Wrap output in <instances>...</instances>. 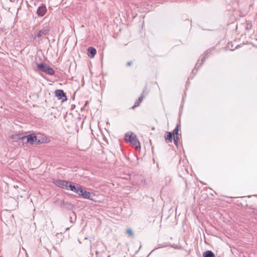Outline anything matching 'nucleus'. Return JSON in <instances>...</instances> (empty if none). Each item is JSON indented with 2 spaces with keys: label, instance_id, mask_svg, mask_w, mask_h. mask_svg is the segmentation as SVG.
Segmentation results:
<instances>
[{
  "label": "nucleus",
  "instance_id": "1",
  "mask_svg": "<svg viewBox=\"0 0 257 257\" xmlns=\"http://www.w3.org/2000/svg\"><path fill=\"white\" fill-rule=\"evenodd\" d=\"M125 141L126 143H130L132 146L135 148L136 149L141 150V144L138 140L136 135L133 133H127L125 134Z\"/></svg>",
  "mask_w": 257,
  "mask_h": 257
},
{
  "label": "nucleus",
  "instance_id": "2",
  "mask_svg": "<svg viewBox=\"0 0 257 257\" xmlns=\"http://www.w3.org/2000/svg\"><path fill=\"white\" fill-rule=\"evenodd\" d=\"M38 69L47 74L53 75L55 73L54 70L48 64L43 63H40L37 64Z\"/></svg>",
  "mask_w": 257,
  "mask_h": 257
},
{
  "label": "nucleus",
  "instance_id": "3",
  "mask_svg": "<svg viewBox=\"0 0 257 257\" xmlns=\"http://www.w3.org/2000/svg\"><path fill=\"white\" fill-rule=\"evenodd\" d=\"M26 140V143L31 145L38 144L37 137L34 134H32L26 136H23L22 140Z\"/></svg>",
  "mask_w": 257,
  "mask_h": 257
},
{
  "label": "nucleus",
  "instance_id": "4",
  "mask_svg": "<svg viewBox=\"0 0 257 257\" xmlns=\"http://www.w3.org/2000/svg\"><path fill=\"white\" fill-rule=\"evenodd\" d=\"M53 183L57 186L66 190H69V185L71 184L67 181L60 180H54Z\"/></svg>",
  "mask_w": 257,
  "mask_h": 257
},
{
  "label": "nucleus",
  "instance_id": "5",
  "mask_svg": "<svg viewBox=\"0 0 257 257\" xmlns=\"http://www.w3.org/2000/svg\"><path fill=\"white\" fill-rule=\"evenodd\" d=\"M55 95L56 97L59 100L64 101L67 100L66 96L63 90L61 89H58L55 91Z\"/></svg>",
  "mask_w": 257,
  "mask_h": 257
},
{
  "label": "nucleus",
  "instance_id": "6",
  "mask_svg": "<svg viewBox=\"0 0 257 257\" xmlns=\"http://www.w3.org/2000/svg\"><path fill=\"white\" fill-rule=\"evenodd\" d=\"M47 10L46 5L44 4H42L40 7H38L37 11L38 16L39 17L44 16L47 12Z\"/></svg>",
  "mask_w": 257,
  "mask_h": 257
},
{
  "label": "nucleus",
  "instance_id": "7",
  "mask_svg": "<svg viewBox=\"0 0 257 257\" xmlns=\"http://www.w3.org/2000/svg\"><path fill=\"white\" fill-rule=\"evenodd\" d=\"M69 190L74 191L76 194H77L79 195H80V194H81L83 190L81 187L78 186H75L71 184H69Z\"/></svg>",
  "mask_w": 257,
  "mask_h": 257
},
{
  "label": "nucleus",
  "instance_id": "8",
  "mask_svg": "<svg viewBox=\"0 0 257 257\" xmlns=\"http://www.w3.org/2000/svg\"><path fill=\"white\" fill-rule=\"evenodd\" d=\"M180 130V126L177 125L176 128L174 130L173 132L172 135L174 136V141L176 146L178 145V133Z\"/></svg>",
  "mask_w": 257,
  "mask_h": 257
},
{
  "label": "nucleus",
  "instance_id": "9",
  "mask_svg": "<svg viewBox=\"0 0 257 257\" xmlns=\"http://www.w3.org/2000/svg\"><path fill=\"white\" fill-rule=\"evenodd\" d=\"M208 53V51H207L204 55L201 56L200 59L198 61V63H196L195 66V69H198L203 63L204 61L205 60L206 56Z\"/></svg>",
  "mask_w": 257,
  "mask_h": 257
},
{
  "label": "nucleus",
  "instance_id": "10",
  "mask_svg": "<svg viewBox=\"0 0 257 257\" xmlns=\"http://www.w3.org/2000/svg\"><path fill=\"white\" fill-rule=\"evenodd\" d=\"M50 29L48 27H45L43 29L40 30L36 35L37 37H41L47 35L49 32Z\"/></svg>",
  "mask_w": 257,
  "mask_h": 257
},
{
  "label": "nucleus",
  "instance_id": "11",
  "mask_svg": "<svg viewBox=\"0 0 257 257\" xmlns=\"http://www.w3.org/2000/svg\"><path fill=\"white\" fill-rule=\"evenodd\" d=\"M37 141L38 144H41L49 143L50 142V140L47 136H44L39 139L37 138Z\"/></svg>",
  "mask_w": 257,
  "mask_h": 257
},
{
  "label": "nucleus",
  "instance_id": "12",
  "mask_svg": "<svg viewBox=\"0 0 257 257\" xmlns=\"http://www.w3.org/2000/svg\"><path fill=\"white\" fill-rule=\"evenodd\" d=\"M96 53V49L92 47H89L88 48V56L90 58H93Z\"/></svg>",
  "mask_w": 257,
  "mask_h": 257
},
{
  "label": "nucleus",
  "instance_id": "13",
  "mask_svg": "<svg viewBox=\"0 0 257 257\" xmlns=\"http://www.w3.org/2000/svg\"><path fill=\"white\" fill-rule=\"evenodd\" d=\"M80 196H83L84 198L91 199V193L84 190H82V193Z\"/></svg>",
  "mask_w": 257,
  "mask_h": 257
},
{
  "label": "nucleus",
  "instance_id": "14",
  "mask_svg": "<svg viewBox=\"0 0 257 257\" xmlns=\"http://www.w3.org/2000/svg\"><path fill=\"white\" fill-rule=\"evenodd\" d=\"M165 138L167 143H171L172 140V134L170 132H166Z\"/></svg>",
  "mask_w": 257,
  "mask_h": 257
},
{
  "label": "nucleus",
  "instance_id": "15",
  "mask_svg": "<svg viewBox=\"0 0 257 257\" xmlns=\"http://www.w3.org/2000/svg\"><path fill=\"white\" fill-rule=\"evenodd\" d=\"M23 136H21L20 134L12 135L10 136V138L13 140L15 142L19 140H22Z\"/></svg>",
  "mask_w": 257,
  "mask_h": 257
},
{
  "label": "nucleus",
  "instance_id": "16",
  "mask_svg": "<svg viewBox=\"0 0 257 257\" xmlns=\"http://www.w3.org/2000/svg\"><path fill=\"white\" fill-rule=\"evenodd\" d=\"M203 255V257H215L214 253L210 250L205 251Z\"/></svg>",
  "mask_w": 257,
  "mask_h": 257
},
{
  "label": "nucleus",
  "instance_id": "17",
  "mask_svg": "<svg viewBox=\"0 0 257 257\" xmlns=\"http://www.w3.org/2000/svg\"><path fill=\"white\" fill-rule=\"evenodd\" d=\"M143 98L144 96L143 94H142V95L139 98L138 100L135 102V105L132 106V108H134V107L139 106L140 103L142 101Z\"/></svg>",
  "mask_w": 257,
  "mask_h": 257
},
{
  "label": "nucleus",
  "instance_id": "18",
  "mask_svg": "<svg viewBox=\"0 0 257 257\" xmlns=\"http://www.w3.org/2000/svg\"><path fill=\"white\" fill-rule=\"evenodd\" d=\"M127 233L131 236H133L134 235L133 231L131 228H127L126 229Z\"/></svg>",
  "mask_w": 257,
  "mask_h": 257
},
{
  "label": "nucleus",
  "instance_id": "19",
  "mask_svg": "<svg viewBox=\"0 0 257 257\" xmlns=\"http://www.w3.org/2000/svg\"><path fill=\"white\" fill-rule=\"evenodd\" d=\"M132 63V61H130V62H128L127 63H126V65L127 66H130Z\"/></svg>",
  "mask_w": 257,
  "mask_h": 257
},
{
  "label": "nucleus",
  "instance_id": "20",
  "mask_svg": "<svg viewBox=\"0 0 257 257\" xmlns=\"http://www.w3.org/2000/svg\"><path fill=\"white\" fill-rule=\"evenodd\" d=\"M10 1L11 2H14L15 1V0H10Z\"/></svg>",
  "mask_w": 257,
  "mask_h": 257
},
{
  "label": "nucleus",
  "instance_id": "21",
  "mask_svg": "<svg viewBox=\"0 0 257 257\" xmlns=\"http://www.w3.org/2000/svg\"><path fill=\"white\" fill-rule=\"evenodd\" d=\"M88 101H86V102H85V105H86L88 104Z\"/></svg>",
  "mask_w": 257,
  "mask_h": 257
}]
</instances>
